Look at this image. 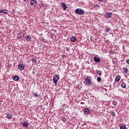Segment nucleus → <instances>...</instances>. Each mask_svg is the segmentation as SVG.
Segmentation results:
<instances>
[{
	"instance_id": "1",
	"label": "nucleus",
	"mask_w": 129,
	"mask_h": 129,
	"mask_svg": "<svg viewBox=\"0 0 129 129\" xmlns=\"http://www.w3.org/2000/svg\"><path fill=\"white\" fill-rule=\"evenodd\" d=\"M84 83L85 85L89 86V85L91 84V78L89 76L87 77V78L85 79V82Z\"/></svg>"
},
{
	"instance_id": "2",
	"label": "nucleus",
	"mask_w": 129,
	"mask_h": 129,
	"mask_svg": "<svg viewBox=\"0 0 129 129\" xmlns=\"http://www.w3.org/2000/svg\"><path fill=\"white\" fill-rule=\"evenodd\" d=\"M59 75H56L55 76L53 77V81L54 85H57V83L58 82V80L60 79V77H59Z\"/></svg>"
},
{
	"instance_id": "3",
	"label": "nucleus",
	"mask_w": 129,
	"mask_h": 129,
	"mask_svg": "<svg viewBox=\"0 0 129 129\" xmlns=\"http://www.w3.org/2000/svg\"><path fill=\"white\" fill-rule=\"evenodd\" d=\"M75 13L78 14V15H84V10L79 8L77 9L75 11Z\"/></svg>"
},
{
	"instance_id": "4",
	"label": "nucleus",
	"mask_w": 129,
	"mask_h": 129,
	"mask_svg": "<svg viewBox=\"0 0 129 129\" xmlns=\"http://www.w3.org/2000/svg\"><path fill=\"white\" fill-rule=\"evenodd\" d=\"M37 1L36 0H31L30 1V5H31V6H33L34 7H36V6H37Z\"/></svg>"
},
{
	"instance_id": "5",
	"label": "nucleus",
	"mask_w": 129,
	"mask_h": 129,
	"mask_svg": "<svg viewBox=\"0 0 129 129\" xmlns=\"http://www.w3.org/2000/svg\"><path fill=\"white\" fill-rule=\"evenodd\" d=\"M112 15V13H107L105 14V18H106V19H110V18H111Z\"/></svg>"
},
{
	"instance_id": "6",
	"label": "nucleus",
	"mask_w": 129,
	"mask_h": 129,
	"mask_svg": "<svg viewBox=\"0 0 129 129\" xmlns=\"http://www.w3.org/2000/svg\"><path fill=\"white\" fill-rule=\"evenodd\" d=\"M94 60L95 63H99L100 62V58L98 57L94 56Z\"/></svg>"
},
{
	"instance_id": "7",
	"label": "nucleus",
	"mask_w": 129,
	"mask_h": 129,
	"mask_svg": "<svg viewBox=\"0 0 129 129\" xmlns=\"http://www.w3.org/2000/svg\"><path fill=\"white\" fill-rule=\"evenodd\" d=\"M18 68L20 70H24L25 69V65L24 64H20L18 66Z\"/></svg>"
},
{
	"instance_id": "8",
	"label": "nucleus",
	"mask_w": 129,
	"mask_h": 129,
	"mask_svg": "<svg viewBox=\"0 0 129 129\" xmlns=\"http://www.w3.org/2000/svg\"><path fill=\"white\" fill-rule=\"evenodd\" d=\"M29 122H27V121H25L22 123V125L23 127H28V126H29Z\"/></svg>"
},
{
	"instance_id": "9",
	"label": "nucleus",
	"mask_w": 129,
	"mask_h": 129,
	"mask_svg": "<svg viewBox=\"0 0 129 129\" xmlns=\"http://www.w3.org/2000/svg\"><path fill=\"white\" fill-rule=\"evenodd\" d=\"M84 112L85 114H89L90 113V110L88 108H85L84 110Z\"/></svg>"
},
{
	"instance_id": "10",
	"label": "nucleus",
	"mask_w": 129,
	"mask_h": 129,
	"mask_svg": "<svg viewBox=\"0 0 129 129\" xmlns=\"http://www.w3.org/2000/svg\"><path fill=\"white\" fill-rule=\"evenodd\" d=\"M61 7H62L63 9V11H66V9H67V5L64 3H61Z\"/></svg>"
},
{
	"instance_id": "11",
	"label": "nucleus",
	"mask_w": 129,
	"mask_h": 129,
	"mask_svg": "<svg viewBox=\"0 0 129 129\" xmlns=\"http://www.w3.org/2000/svg\"><path fill=\"white\" fill-rule=\"evenodd\" d=\"M12 117H13V115L11 113L7 114L6 116V118L8 119H11Z\"/></svg>"
},
{
	"instance_id": "12",
	"label": "nucleus",
	"mask_w": 129,
	"mask_h": 129,
	"mask_svg": "<svg viewBox=\"0 0 129 129\" xmlns=\"http://www.w3.org/2000/svg\"><path fill=\"white\" fill-rule=\"evenodd\" d=\"M123 72L124 74H127L128 70L126 68H123Z\"/></svg>"
},
{
	"instance_id": "13",
	"label": "nucleus",
	"mask_w": 129,
	"mask_h": 129,
	"mask_svg": "<svg viewBox=\"0 0 129 129\" xmlns=\"http://www.w3.org/2000/svg\"><path fill=\"white\" fill-rule=\"evenodd\" d=\"M96 72L97 73V74H98V75H99V76H101V75H102V71H99V70H96Z\"/></svg>"
},
{
	"instance_id": "14",
	"label": "nucleus",
	"mask_w": 129,
	"mask_h": 129,
	"mask_svg": "<svg viewBox=\"0 0 129 129\" xmlns=\"http://www.w3.org/2000/svg\"><path fill=\"white\" fill-rule=\"evenodd\" d=\"M32 39V37H31L29 35H27V37H26V41H27V42H31V39Z\"/></svg>"
},
{
	"instance_id": "15",
	"label": "nucleus",
	"mask_w": 129,
	"mask_h": 129,
	"mask_svg": "<svg viewBox=\"0 0 129 129\" xmlns=\"http://www.w3.org/2000/svg\"><path fill=\"white\" fill-rule=\"evenodd\" d=\"M71 42H73V43H74L75 41H76V37H75V36H72L71 38Z\"/></svg>"
},
{
	"instance_id": "16",
	"label": "nucleus",
	"mask_w": 129,
	"mask_h": 129,
	"mask_svg": "<svg viewBox=\"0 0 129 129\" xmlns=\"http://www.w3.org/2000/svg\"><path fill=\"white\" fill-rule=\"evenodd\" d=\"M121 86L122 88H125L126 87V84L124 82H122L121 84Z\"/></svg>"
},
{
	"instance_id": "17",
	"label": "nucleus",
	"mask_w": 129,
	"mask_h": 129,
	"mask_svg": "<svg viewBox=\"0 0 129 129\" xmlns=\"http://www.w3.org/2000/svg\"><path fill=\"white\" fill-rule=\"evenodd\" d=\"M115 81H116V82H119V80H120V77L118 76L116 77L115 78Z\"/></svg>"
},
{
	"instance_id": "18",
	"label": "nucleus",
	"mask_w": 129,
	"mask_h": 129,
	"mask_svg": "<svg viewBox=\"0 0 129 129\" xmlns=\"http://www.w3.org/2000/svg\"><path fill=\"white\" fill-rule=\"evenodd\" d=\"M13 79L15 81H18V80H19V77L18 76H15L13 77Z\"/></svg>"
},
{
	"instance_id": "19",
	"label": "nucleus",
	"mask_w": 129,
	"mask_h": 129,
	"mask_svg": "<svg viewBox=\"0 0 129 129\" xmlns=\"http://www.w3.org/2000/svg\"><path fill=\"white\" fill-rule=\"evenodd\" d=\"M126 126L124 124H121L120 126V129H126Z\"/></svg>"
},
{
	"instance_id": "20",
	"label": "nucleus",
	"mask_w": 129,
	"mask_h": 129,
	"mask_svg": "<svg viewBox=\"0 0 129 129\" xmlns=\"http://www.w3.org/2000/svg\"><path fill=\"white\" fill-rule=\"evenodd\" d=\"M22 32H19L17 37L18 38H19V40H20V39H21L22 38Z\"/></svg>"
},
{
	"instance_id": "21",
	"label": "nucleus",
	"mask_w": 129,
	"mask_h": 129,
	"mask_svg": "<svg viewBox=\"0 0 129 129\" xmlns=\"http://www.w3.org/2000/svg\"><path fill=\"white\" fill-rule=\"evenodd\" d=\"M32 62H33V64H36V63H37V60H36V58H33L32 59Z\"/></svg>"
},
{
	"instance_id": "22",
	"label": "nucleus",
	"mask_w": 129,
	"mask_h": 129,
	"mask_svg": "<svg viewBox=\"0 0 129 129\" xmlns=\"http://www.w3.org/2000/svg\"><path fill=\"white\" fill-rule=\"evenodd\" d=\"M3 14H7L8 13V10L7 9H2Z\"/></svg>"
},
{
	"instance_id": "23",
	"label": "nucleus",
	"mask_w": 129,
	"mask_h": 129,
	"mask_svg": "<svg viewBox=\"0 0 129 129\" xmlns=\"http://www.w3.org/2000/svg\"><path fill=\"white\" fill-rule=\"evenodd\" d=\"M110 31V28L109 27H107V28L105 29V32L106 33H108Z\"/></svg>"
},
{
	"instance_id": "24",
	"label": "nucleus",
	"mask_w": 129,
	"mask_h": 129,
	"mask_svg": "<svg viewBox=\"0 0 129 129\" xmlns=\"http://www.w3.org/2000/svg\"><path fill=\"white\" fill-rule=\"evenodd\" d=\"M97 81H98V82H100V81H101V77H98L97 78Z\"/></svg>"
},
{
	"instance_id": "25",
	"label": "nucleus",
	"mask_w": 129,
	"mask_h": 129,
	"mask_svg": "<svg viewBox=\"0 0 129 129\" xmlns=\"http://www.w3.org/2000/svg\"><path fill=\"white\" fill-rule=\"evenodd\" d=\"M34 95L35 97H39V95H38V93H35L34 94Z\"/></svg>"
},
{
	"instance_id": "26",
	"label": "nucleus",
	"mask_w": 129,
	"mask_h": 129,
	"mask_svg": "<svg viewBox=\"0 0 129 129\" xmlns=\"http://www.w3.org/2000/svg\"><path fill=\"white\" fill-rule=\"evenodd\" d=\"M66 50L68 51V52H70V49L69 47H67Z\"/></svg>"
},
{
	"instance_id": "27",
	"label": "nucleus",
	"mask_w": 129,
	"mask_h": 129,
	"mask_svg": "<svg viewBox=\"0 0 129 129\" xmlns=\"http://www.w3.org/2000/svg\"><path fill=\"white\" fill-rule=\"evenodd\" d=\"M32 74H33V75H36V72L35 71H33L32 72Z\"/></svg>"
},
{
	"instance_id": "28",
	"label": "nucleus",
	"mask_w": 129,
	"mask_h": 129,
	"mask_svg": "<svg viewBox=\"0 0 129 129\" xmlns=\"http://www.w3.org/2000/svg\"><path fill=\"white\" fill-rule=\"evenodd\" d=\"M95 7H96V8H100V6L98 5H96Z\"/></svg>"
},
{
	"instance_id": "29",
	"label": "nucleus",
	"mask_w": 129,
	"mask_h": 129,
	"mask_svg": "<svg viewBox=\"0 0 129 129\" xmlns=\"http://www.w3.org/2000/svg\"><path fill=\"white\" fill-rule=\"evenodd\" d=\"M126 62L127 63V64H129V59H127Z\"/></svg>"
},
{
	"instance_id": "30",
	"label": "nucleus",
	"mask_w": 129,
	"mask_h": 129,
	"mask_svg": "<svg viewBox=\"0 0 129 129\" xmlns=\"http://www.w3.org/2000/svg\"><path fill=\"white\" fill-rule=\"evenodd\" d=\"M62 121H66V118H63Z\"/></svg>"
},
{
	"instance_id": "31",
	"label": "nucleus",
	"mask_w": 129,
	"mask_h": 129,
	"mask_svg": "<svg viewBox=\"0 0 129 129\" xmlns=\"http://www.w3.org/2000/svg\"><path fill=\"white\" fill-rule=\"evenodd\" d=\"M112 103H113V104H114V105H115V101H113V102H112Z\"/></svg>"
},
{
	"instance_id": "32",
	"label": "nucleus",
	"mask_w": 129,
	"mask_h": 129,
	"mask_svg": "<svg viewBox=\"0 0 129 129\" xmlns=\"http://www.w3.org/2000/svg\"><path fill=\"white\" fill-rule=\"evenodd\" d=\"M98 2H103V0H97Z\"/></svg>"
},
{
	"instance_id": "33",
	"label": "nucleus",
	"mask_w": 129,
	"mask_h": 129,
	"mask_svg": "<svg viewBox=\"0 0 129 129\" xmlns=\"http://www.w3.org/2000/svg\"><path fill=\"white\" fill-rule=\"evenodd\" d=\"M24 2H25L26 3H27V2H28V0H23Z\"/></svg>"
},
{
	"instance_id": "34",
	"label": "nucleus",
	"mask_w": 129,
	"mask_h": 129,
	"mask_svg": "<svg viewBox=\"0 0 129 129\" xmlns=\"http://www.w3.org/2000/svg\"><path fill=\"white\" fill-rule=\"evenodd\" d=\"M112 115H113V116H115V113L112 114Z\"/></svg>"
},
{
	"instance_id": "35",
	"label": "nucleus",
	"mask_w": 129,
	"mask_h": 129,
	"mask_svg": "<svg viewBox=\"0 0 129 129\" xmlns=\"http://www.w3.org/2000/svg\"><path fill=\"white\" fill-rule=\"evenodd\" d=\"M2 10H0V14H2Z\"/></svg>"
},
{
	"instance_id": "36",
	"label": "nucleus",
	"mask_w": 129,
	"mask_h": 129,
	"mask_svg": "<svg viewBox=\"0 0 129 129\" xmlns=\"http://www.w3.org/2000/svg\"><path fill=\"white\" fill-rule=\"evenodd\" d=\"M61 57H65V55H61Z\"/></svg>"
},
{
	"instance_id": "37",
	"label": "nucleus",
	"mask_w": 129,
	"mask_h": 129,
	"mask_svg": "<svg viewBox=\"0 0 129 129\" xmlns=\"http://www.w3.org/2000/svg\"><path fill=\"white\" fill-rule=\"evenodd\" d=\"M55 33H56V30H54Z\"/></svg>"
}]
</instances>
